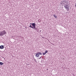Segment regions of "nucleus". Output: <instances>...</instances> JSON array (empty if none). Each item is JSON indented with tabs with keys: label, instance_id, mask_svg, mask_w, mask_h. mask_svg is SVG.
Instances as JSON below:
<instances>
[{
	"label": "nucleus",
	"instance_id": "obj_3",
	"mask_svg": "<svg viewBox=\"0 0 76 76\" xmlns=\"http://www.w3.org/2000/svg\"><path fill=\"white\" fill-rule=\"evenodd\" d=\"M39 54L40 55H42V53L40 52L37 53L35 55L36 57L39 58Z\"/></svg>",
	"mask_w": 76,
	"mask_h": 76
},
{
	"label": "nucleus",
	"instance_id": "obj_4",
	"mask_svg": "<svg viewBox=\"0 0 76 76\" xmlns=\"http://www.w3.org/2000/svg\"><path fill=\"white\" fill-rule=\"evenodd\" d=\"M64 7L65 9L67 10V11H69V6H68V5L66 4L64 6Z\"/></svg>",
	"mask_w": 76,
	"mask_h": 76
},
{
	"label": "nucleus",
	"instance_id": "obj_12",
	"mask_svg": "<svg viewBox=\"0 0 76 76\" xmlns=\"http://www.w3.org/2000/svg\"><path fill=\"white\" fill-rule=\"evenodd\" d=\"M42 57V56L40 57V58H41Z\"/></svg>",
	"mask_w": 76,
	"mask_h": 76
},
{
	"label": "nucleus",
	"instance_id": "obj_8",
	"mask_svg": "<svg viewBox=\"0 0 76 76\" xmlns=\"http://www.w3.org/2000/svg\"><path fill=\"white\" fill-rule=\"evenodd\" d=\"M3 63L1 62H0V65H3Z\"/></svg>",
	"mask_w": 76,
	"mask_h": 76
},
{
	"label": "nucleus",
	"instance_id": "obj_5",
	"mask_svg": "<svg viewBox=\"0 0 76 76\" xmlns=\"http://www.w3.org/2000/svg\"><path fill=\"white\" fill-rule=\"evenodd\" d=\"M1 32H2L3 35H5V34H6V31H5V30H3V31H1Z\"/></svg>",
	"mask_w": 76,
	"mask_h": 76
},
{
	"label": "nucleus",
	"instance_id": "obj_2",
	"mask_svg": "<svg viewBox=\"0 0 76 76\" xmlns=\"http://www.w3.org/2000/svg\"><path fill=\"white\" fill-rule=\"evenodd\" d=\"M61 4L62 5H66L67 2L66 0H63L61 2Z\"/></svg>",
	"mask_w": 76,
	"mask_h": 76
},
{
	"label": "nucleus",
	"instance_id": "obj_11",
	"mask_svg": "<svg viewBox=\"0 0 76 76\" xmlns=\"http://www.w3.org/2000/svg\"><path fill=\"white\" fill-rule=\"evenodd\" d=\"M42 54H43V55H45V54H46V53H42Z\"/></svg>",
	"mask_w": 76,
	"mask_h": 76
},
{
	"label": "nucleus",
	"instance_id": "obj_9",
	"mask_svg": "<svg viewBox=\"0 0 76 76\" xmlns=\"http://www.w3.org/2000/svg\"><path fill=\"white\" fill-rule=\"evenodd\" d=\"M53 16L55 18H57V16H56V15H53Z\"/></svg>",
	"mask_w": 76,
	"mask_h": 76
},
{
	"label": "nucleus",
	"instance_id": "obj_7",
	"mask_svg": "<svg viewBox=\"0 0 76 76\" xmlns=\"http://www.w3.org/2000/svg\"><path fill=\"white\" fill-rule=\"evenodd\" d=\"M3 34L1 31H0V36H3Z\"/></svg>",
	"mask_w": 76,
	"mask_h": 76
},
{
	"label": "nucleus",
	"instance_id": "obj_10",
	"mask_svg": "<svg viewBox=\"0 0 76 76\" xmlns=\"http://www.w3.org/2000/svg\"><path fill=\"white\" fill-rule=\"evenodd\" d=\"M47 53H48V51H47V50H45V53L46 54H47Z\"/></svg>",
	"mask_w": 76,
	"mask_h": 76
},
{
	"label": "nucleus",
	"instance_id": "obj_13",
	"mask_svg": "<svg viewBox=\"0 0 76 76\" xmlns=\"http://www.w3.org/2000/svg\"><path fill=\"white\" fill-rule=\"evenodd\" d=\"M41 58H39V59H40Z\"/></svg>",
	"mask_w": 76,
	"mask_h": 76
},
{
	"label": "nucleus",
	"instance_id": "obj_1",
	"mask_svg": "<svg viewBox=\"0 0 76 76\" xmlns=\"http://www.w3.org/2000/svg\"><path fill=\"white\" fill-rule=\"evenodd\" d=\"M30 25H31H31H30L29 26V27L33 29H37V28H35V23H30Z\"/></svg>",
	"mask_w": 76,
	"mask_h": 76
},
{
	"label": "nucleus",
	"instance_id": "obj_6",
	"mask_svg": "<svg viewBox=\"0 0 76 76\" xmlns=\"http://www.w3.org/2000/svg\"><path fill=\"white\" fill-rule=\"evenodd\" d=\"M4 48V46L1 45L0 46V49H3Z\"/></svg>",
	"mask_w": 76,
	"mask_h": 76
}]
</instances>
